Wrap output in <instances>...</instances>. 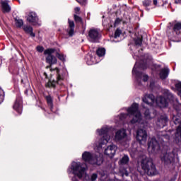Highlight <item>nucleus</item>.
<instances>
[{
    "mask_svg": "<svg viewBox=\"0 0 181 181\" xmlns=\"http://www.w3.org/2000/svg\"><path fill=\"white\" fill-rule=\"evenodd\" d=\"M139 108V105L133 103L132 106L127 109V114L122 113L120 115V119L122 120L129 115L130 118H132L130 121L131 124H136V122L141 123L142 116L141 115Z\"/></svg>",
    "mask_w": 181,
    "mask_h": 181,
    "instance_id": "obj_1",
    "label": "nucleus"
},
{
    "mask_svg": "<svg viewBox=\"0 0 181 181\" xmlns=\"http://www.w3.org/2000/svg\"><path fill=\"white\" fill-rule=\"evenodd\" d=\"M141 169L148 175V176H153L156 173V168L152 160L146 156H144L140 162Z\"/></svg>",
    "mask_w": 181,
    "mask_h": 181,
    "instance_id": "obj_2",
    "label": "nucleus"
},
{
    "mask_svg": "<svg viewBox=\"0 0 181 181\" xmlns=\"http://www.w3.org/2000/svg\"><path fill=\"white\" fill-rule=\"evenodd\" d=\"M97 132L100 136H103L98 143H96V149L101 151L103 145H107L110 141L111 136H110V129L108 127H104L100 130H97Z\"/></svg>",
    "mask_w": 181,
    "mask_h": 181,
    "instance_id": "obj_3",
    "label": "nucleus"
},
{
    "mask_svg": "<svg viewBox=\"0 0 181 181\" xmlns=\"http://www.w3.org/2000/svg\"><path fill=\"white\" fill-rule=\"evenodd\" d=\"M82 159L85 160V162H88L91 165H100L103 163V155L100 154L99 156H95L91 155L90 152L85 151L82 154Z\"/></svg>",
    "mask_w": 181,
    "mask_h": 181,
    "instance_id": "obj_4",
    "label": "nucleus"
},
{
    "mask_svg": "<svg viewBox=\"0 0 181 181\" xmlns=\"http://www.w3.org/2000/svg\"><path fill=\"white\" fill-rule=\"evenodd\" d=\"M71 169L75 176L81 179L86 175V168L81 166V163L73 162Z\"/></svg>",
    "mask_w": 181,
    "mask_h": 181,
    "instance_id": "obj_5",
    "label": "nucleus"
},
{
    "mask_svg": "<svg viewBox=\"0 0 181 181\" xmlns=\"http://www.w3.org/2000/svg\"><path fill=\"white\" fill-rule=\"evenodd\" d=\"M55 49L52 48L47 49L44 51V54H47L46 57V63H48V64H50V66L57 63V58L53 55Z\"/></svg>",
    "mask_w": 181,
    "mask_h": 181,
    "instance_id": "obj_6",
    "label": "nucleus"
},
{
    "mask_svg": "<svg viewBox=\"0 0 181 181\" xmlns=\"http://www.w3.org/2000/svg\"><path fill=\"white\" fill-rule=\"evenodd\" d=\"M148 152H151V153H158L160 149V146L156 141V139H151L148 144Z\"/></svg>",
    "mask_w": 181,
    "mask_h": 181,
    "instance_id": "obj_7",
    "label": "nucleus"
},
{
    "mask_svg": "<svg viewBox=\"0 0 181 181\" xmlns=\"http://www.w3.org/2000/svg\"><path fill=\"white\" fill-rule=\"evenodd\" d=\"M146 138H148V134L146 131L143 129H139L136 131V139L139 142L144 145V144H146Z\"/></svg>",
    "mask_w": 181,
    "mask_h": 181,
    "instance_id": "obj_8",
    "label": "nucleus"
},
{
    "mask_svg": "<svg viewBox=\"0 0 181 181\" xmlns=\"http://www.w3.org/2000/svg\"><path fill=\"white\" fill-rule=\"evenodd\" d=\"M100 31L97 29H90L88 32V40L95 43L100 39Z\"/></svg>",
    "mask_w": 181,
    "mask_h": 181,
    "instance_id": "obj_9",
    "label": "nucleus"
},
{
    "mask_svg": "<svg viewBox=\"0 0 181 181\" xmlns=\"http://www.w3.org/2000/svg\"><path fill=\"white\" fill-rule=\"evenodd\" d=\"M175 159V153H165L160 156V160L164 163V165H170Z\"/></svg>",
    "mask_w": 181,
    "mask_h": 181,
    "instance_id": "obj_10",
    "label": "nucleus"
},
{
    "mask_svg": "<svg viewBox=\"0 0 181 181\" xmlns=\"http://www.w3.org/2000/svg\"><path fill=\"white\" fill-rule=\"evenodd\" d=\"M13 108L18 114H22V108H23L22 98L18 97V98H16V100L14 103V105L13 106Z\"/></svg>",
    "mask_w": 181,
    "mask_h": 181,
    "instance_id": "obj_11",
    "label": "nucleus"
},
{
    "mask_svg": "<svg viewBox=\"0 0 181 181\" xmlns=\"http://www.w3.org/2000/svg\"><path fill=\"white\" fill-rule=\"evenodd\" d=\"M27 21H28V22H30V23H32L33 25H37V22H39V18H37L36 13L30 12L27 17Z\"/></svg>",
    "mask_w": 181,
    "mask_h": 181,
    "instance_id": "obj_12",
    "label": "nucleus"
},
{
    "mask_svg": "<svg viewBox=\"0 0 181 181\" xmlns=\"http://www.w3.org/2000/svg\"><path fill=\"white\" fill-rule=\"evenodd\" d=\"M156 103L160 108L168 107V99L164 97L160 96L156 98Z\"/></svg>",
    "mask_w": 181,
    "mask_h": 181,
    "instance_id": "obj_13",
    "label": "nucleus"
},
{
    "mask_svg": "<svg viewBox=\"0 0 181 181\" xmlns=\"http://www.w3.org/2000/svg\"><path fill=\"white\" fill-rule=\"evenodd\" d=\"M117 151V146L115 145H111L105 150V155H107V156H110V158H112L114 155H115V152Z\"/></svg>",
    "mask_w": 181,
    "mask_h": 181,
    "instance_id": "obj_14",
    "label": "nucleus"
},
{
    "mask_svg": "<svg viewBox=\"0 0 181 181\" xmlns=\"http://www.w3.org/2000/svg\"><path fill=\"white\" fill-rule=\"evenodd\" d=\"M127 138V132L125 129H120L117 131L115 136V141H122V139H125Z\"/></svg>",
    "mask_w": 181,
    "mask_h": 181,
    "instance_id": "obj_15",
    "label": "nucleus"
},
{
    "mask_svg": "<svg viewBox=\"0 0 181 181\" xmlns=\"http://www.w3.org/2000/svg\"><path fill=\"white\" fill-rule=\"evenodd\" d=\"M142 100L148 105H152L155 103V96L153 95H146Z\"/></svg>",
    "mask_w": 181,
    "mask_h": 181,
    "instance_id": "obj_16",
    "label": "nucleus"
},
{
    "mask_svg": "<svg viewBox=\"0 0 181 181\" xmlns=\"http://www.w3.org/2000/svg\"><path fill=\"white\" fill-rule=\"evenodd\" d=\"M175 141L176 144H180L181 142V123L179 124L176 132H175Z\"/></svg>",
    "mask_w": 181,
    "mask_h": 181,
    "instance_id": "obj_17",
    "label": "nucleus"
},
{
    "mask_svg": "<svg viewBox=\"0 0 181 181\" xmlns=\"http://www.w3.org/2000/svg\"><path fill=\"white\" fill-rule=\"evenodd\" d=\"M1 4L4 13H8L11 12V6L9 4H8V1H1Z\"/></svg>",
    "mask_w": 181,
    "mask_h": 181,
    "instance_id": "obj_18",
    "label": "nucleus"
},
{
    "mask_svg": "<svg viewBox=\"0 0 181 181\" xmlns=\"http://www.w3.org/2000/svg\"><path fill=\"white\" fill-rule=\"evenodd\" d=\"M69 28L67 30L68 34L69 36H73L74 35V21H71L69 19Z\"/></svg>",
    "mask_w": 181,
    "mask_h": 181,
    "instance_id": "obj_19",
    "label": "nucleus"
},
{
    "mask_svg": "<svg viewBox=\"0 0 181 181\" xmlns=\"http://www.w3.org/2000/svg\"><path fill=\"white\" fill-rule=\"evenodd\" d=\"M173 30L177 35H180L181 33V23L177 21H174Z\"/></svg>",
    "mask_w": 181,
    "mask_h": 181,
    "instance_id": "obj_20",
    "label": "nucleus"
},
{
    "mask_svg": "<svg viewBox=\"0 0 181 181\" xmlns=\"http://www.w3.org/2000/svg\"><path fill=\"white\" fill-rule=\"evenodd\" d=\"M169 76V69L165 68L161 69L160 72V78L165 80Z\"/></svg>",
    "mask_w": 181,
    "mask_h": 181,
    "instance_id": "obj_21",
    "label": "nucleus"
},
{
    "mask_svg": "<svg viewBox=\"0 0 181 181\" xmlns=\"http://www.w3.org/2000/svg\"><path fill=\"white\" fill-rule=\"evenodd\" d=\"M23 29L26 33H29L32 37H35V33H33V28H32V27L24 25Z\"/></svg>",
    "mask_w": 181,
    "mask_h": 181,
    "instance_id": "obj_22",
    "label": "nucleus"
},
{
    "mask_svg": "<svg viewBox=\"0 0 181 181\" xmlns=\"http://www.w3.org/2000/svg\"><path fill=\"white\" fill-rule=\"evenodd\" d=\"M127 162H129V157H128L127 155H124L119 160V163L121 165H127Z\"/></svg>",
    "mask_w": 181,
    "mask_h": 181,
    "instance_id": "obj_23",
    "label": "nucleus"
},
{
    "mask_svg": "<svg viewBox=\"0 0 181 181\" xmlns=\"http://www.w3.org/2000/svg\"><path fill=\"white\" fill-rule=\"evenodd\" d=\"M157 125L160 127V128H163L165 125H166V119H160L157 122Z\"/></svg>",
    "mask_w": 181,
    "mask_h": 181,
    "instance_id": "obj_24",
    "label": "nucleus"
},
{
    "mask_svg": "<svg viewBox=\"0 0 181 181\" xmlns=\"http://www.w3.org/2000/svg\"><path fill=\"white\" fill-rule=\"evenodd\" d=\"M97 54H98V56H99V57H102V56H104V54H105V49L99 48L97 50Z\"/></svg>",
    "mask_w": 181,
    "mask_h": 181,
    "instance_id": "obj_25",
    "label": "nucleus"
},
{
    "mask_svg": "<svg viewBox=\"0 0 181 181\" xmlns=\"http://www.w3.org/2000/svg\"><path fill=\"white\" fill-rule=\"evenodd\" d=\"M51 71H56L57 74V81H60V80H63V78L62 77V76H60V74H59V69L57 68H55L54 69H50Z\"/></svg>",
    "mask_w": 181,
    "mask_h": 181,
    "instance_id": "obj_26",
    "label": "nucleus"
},
{
    "mask_svg": "<svg viewBox=\"0 0 181 181\" xmlns=\"http://www.w3.org/2000/svg\"><path fill=\"white\" fill-rule=\"evenodd\" d=\"M15 22L17 28H22V26H23V21L21 19H16Z\"/></svg>",
    "mask_w": 181,
    "mask_h": 181,
    "instance_id": "obj_27",
    "label": "nucleus"
},
{
    "mask_svg": "<svg viewBox=\"0 0 181 181\" xmlns=\"http://www.w3.org/2000/svg\"><path fill=\"white\" fill-rule=\"evenodd\" d=\"M57 57L60 59L62 62H65L66 57L63 54H60L59 52H57L56 54Z\"/></svg>",
    "mask_w": 181,
    "mask_h": 181,
    "instance_id": "obj_28",
    "label": "nucleus"
},
{
    "mask_svg": "<svg viewBox=\"0 0 181 181\" xmlns=\"http://www.w3.org/2000/svg\"><path fill=\"white\" fill-rule=\"evenodd\" d=\"M46 100H47V102L49 104V105H50V107H53V99L52 98V97L47 96Z\"/></svg>",
    "mask_w": 181,
    "mask_h": 181,
    "instance_id": "obj_29",
    "label": "nucleus"
},
{
    "mask_svg": "<svg viewBox=\"0 0 181 181\" xmlns=\"http://www.w3.org/2000/svg\"><path fill=\"white\" fill-rule=\"evenodd\" d=\"M175 87L178 91V95L181 97V83H176Z\"/></svg>",
    "mask_w": 181,
    "mask_h": 181,
    "instance_id": "obj_30",
    "label": "nucleus"
},
{
    "mask_svg": "<svg viewBox=\"0 0 181 181\" xmlns=\"http://www.w3.org/2000/svg\"><path fill=\"white\" fill-rule=\"evenodd\" d=\"M135 43L136 46H141L142 45V38H137L135 40Z\"/></svg>",
    "mask_w": 181,
    "mask_h": 181,
    "instance_id": "obj_31",
    "label": "nucleus"
},
{
    "mask_svg": "<svg viewBox=\"0 0 181 181\" xmlns=\"http://www.w3.org/2000/svg\"><path fill=\"white\" fill-rule=\"evenodd\" d=\"M151 0H144L143 1V5L144 6H149V5H151Z\"/></svg>",
    "mask_w": 181,
    "mask_h": 181,
    "instance_id": "obj_32",
    "label": "nucleus"
},
{
    "mask_svg": "<svg viewBox=\"0 0 181 181\" xmlns=\"http://www.w3.org/2000/svg\"><path fill=\"white\" fill-rule=\"evenodd\" d=\"M97 177H98V175L97 174H93L91 176H90V181H95V180H97Z\"/></svg>",
    "mask_w": 181,
    "mask_h": 181,
    "instance_id": "obj_33",
    "label": "nucleus"
},
{
    "mask_svg": "<svg viewBox=\"0 0 181 181\" xmlns=\"http://www.w3.org/2000/svg\"><path fill=\"white\" fill-rule=\"evenodd\" d=\"M121 35V30H117L115 33V37L117 38V37H119Z\"/></svg>",
    "mask_w": 181,
    "mask_h": 181,
    "instance_id": "obj_34",
    "label": "nucleus"
},
{
    "mask_svg": "<svg viewBox=\"0 0 181 181\" xmlns=\"http://www.w3.org/2000/svg\"><path fill=\"white\" fill-rule=\"evenodd\" d=\"M36 49L37 52H39L40 53H42L43 50H45V48H43L42 46H37Z\"/></svg>",
    "mask_w": 181,
    "mask_h": 181,
    "instance_id": "obj_35",
    "label": "nucleus"
},
{
    "mask_svg": "<svg viewBox=\"0 0 181 181\" xmlns=\"http://www.w3.org/2000/svg\"><path fill=\"white\" fill-rule=\"evenodd\" d=\"M74 19L76 22H81V18L78 16H74Z\"/></svg>",
    "mask_w": 181,
    "mask_h": 181,
    "instance_id": "obj_36",
    "label": "nucleus"
},
{
    "mask_svg": "<svg viewBox=\"0 0 181 181\" xmlns=\"http://www.w3.org/2000/svg\"><path fill=\"white\" fill-rule=\"evenodd\" d=\"M78 4H80L81 5H86V2L87 0H76Z\"/></svg>",
    "mask_w": 181,
    "mask_h": 181,
    "instance_id": "obj_37",
    "label": "nucleus"
},
{
    "mask_svg": "<svg viewBox=\"0 0 181 181\" xmlns=\"http://www.w3.org/2000/svg\"><path fill=\"white\" fill-rule=\"evenodd\" d=\"M144 115L146 117V118H149V110L146 109V111L144 112Z\"/></svg>",
    "mask_w": 181,
    "mask_h": 181,
    "instance_id": "obj_38",
    "label": "nucleus"
},
{
    "mask_svg": "<svg viewBox=\"0 0 181 181\" xmlns=\"http://www.w3.org/2000/svg\"><path fill=\"white\" fill-rule=\"evenodd\" d=\"M143 81H148V76L147 75H144L143 76Z\"/></svg>",
    "mask_w": 181,
    "mask_h": 181,
    "instance_id": "obj_39",
    "label": "nucleus"
},
{
    "mask_svg": "<svg viewBox=\"0 0 181 181\" xmlns=\"http://www.w3.org/2000/svg\"><path fill=\"white\" fill-rule=\"evenodd\" d=\"M86 63H87V64H88L89 66H91V64H93L94 62H91V61L87 60V61H86Z\"/></svg>",
    "mask_w": 181,
    "mask_h": 181,
    "instance_id": "obj_40",
    "label": "nucleus"
},
{
    "mask_svg": "<svg viewBox=\"0 0 181 181\" xmlns=\"http://www.w3.org/2000/svg\"><path fill=\"white\" fill-rule=\"evenodd\" d=\"M175 3L177 4H181V0H175Z\"/></svg>",
    "mask_w": 181,
    "mask_h": 181,
    "instance_id": "obj_41",
    "label": "nucleus"
},
{
    "mask_svg": "<svg viewBox=\"0 0 181 181\" xmlns=\"http://www.w3.org/2000/svg\"><path fill=\"white\" fill-rule=\"evenodd\" d=\"M123 175H125V176H128V171L124 170V172H122Z\"/></svg>",
    "mask_w": 181,
    "mask_h": 181,
    "instance_id": "obj_42",
    "label": "nucleus"
},
{
    "mask_svg": "<svg viewBox=\"0 0 181 181\" xmlns=\"http://www.w3.org/2000/svg\"><path fill=\"white\" fill-rule=\"evenodd\" d=\"M75 11H76V12H80V8L76 7V8H75Z\"/></svg>",
    "mask_w": 181,
    "mask_h": 181,
    "instance_id": "obj_43",
    "label": "nucleus"
},
{
    "mask_svg": "<svg viewBox=\"0 0 181 181\" xmlns=\"http://www.w3.org/2000/svg\"><path fill=\"white\" fill-rule=\"evenodd\" d=\"M153 4L158 5V0H153Z\"/></svg>",
    "mask_w": 181,
    "mask_h": 181,
    "instance_id": "obj_44",
    "label": "nucleus"
},
{
    "mask_svg": "<svg viewBox=\"0 0 181 181\" xmlns=\"http://www.w3.org/2000/svg\"><path fill=\"white\" fill-rule=\"evenodd\" d=\"M119 23V19H117L115 22V25H117V23Z\"/></svg>",
    "mask_w": 181,
    "mask_h": 181,
    "instance_id": "obj_45",
    "label": "nucleus"
},
{
    "mask_svg": "<svg viewBox=\"0 0 181 181\" xmlns=\"http://www.w3.org/2000/svg\"><path fill=\"white\" fill-rule=\"evenodd\" d=\"M133 73H135V68L133 69Z\"/></svg>",
    "mask_w": 181,
    "mask_h": 181,
    "instance_id": "obj_46",
    "label": "nucleus"
},
{
    "mask_svg": "<svg viewBox=\"0 0 181 181\" xmlns=\"http://www.w3.org/2000/svg\"><path fill=\"white\" fill-rule=\"evenodd\" d=\"M175 124H177V122H176V120L175 121Z\"/></svg>",
    "mask_w": 181,
    "mask_h": 181,
    "instance_id": "obj_47",
    "label": "nucleus"
},
{
    "mask_svg": "<svg viewBox=\"0 0 181 181\" xmlns=\"http://www.w3.org/2000/svg\"><path fill=\"white\" fill-rule=\"evenodd\" d=\"M52 86L54 87V84H52Z\"/></svg>",
    "mask_w": 181,
    "mask_h": 181,
    "instance_id": "obj_48",
    "label": "nucleus"
},
{
    "mask_svg": "<svg viewBox=\"0 0 181 181\" xmlns=\"http://www.w3.org/2000/svg\"><path fill=\"white\" fill-rule=\"evenodd\" d=\"M86 177L87 178V177H88V176L86 175Z\"/></svg>",
    "mask_w": 181,
    "mask_h": 181,
    "instance_id": "obj_49",
    "label": "nucleus"
}]
</instances>
